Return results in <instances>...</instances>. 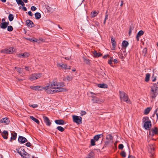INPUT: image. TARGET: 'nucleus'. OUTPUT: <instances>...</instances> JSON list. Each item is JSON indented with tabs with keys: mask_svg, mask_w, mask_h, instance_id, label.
I'll return each mask as SVG.
<instances>
[{
	"mask_svg": "<svg viewBox=\"0 0 158 158\" xmlns=\"http://www.w3.org/2000/svg\"><path fill=\"white\" fill-rule=\"evenodd\" d=\"M61 85L58 84L56 80H53L49 82L47 86L44 87L43 88L49 94H53L57 92L65 91L66 89L60 87Z\"/></svg>",
	"mask_w": 158,
	"mask_h": 158,
	"instance_id": "1",
	"label": "nucleus"
},
{
	"mask_svg": "<svg viewBox=\"0 0 158 158\" xmlns=\"http://www.w3.org/2000/svg\"><path fill=\"white\" fill-rule=\"evenodd\" d=\"M150 97L152 99H155L158 94V86L156 83H153L150 86Z\"/></svg>",
	"mask_w": 158,
	"mask_h": 158,
	"instance_id": "2",
	"label": "nucleus"
},
{
	"mask_svg": "<svg viewBox=\"0 0 158 158\" xmlns=\"http://www.w3.org/2000/svg\"><path fill=\"white\" fill-rule=\"evenodd\" d=\"M16 151L23 157L24 158H29V155L26 152L24 149L20 147L16 148Z\"/></svg>",
	"mask_w": 158,
	"mask_h": 158,
	"instance_id": "3",
	"label": "nucleus"
},
{
	"mask_svg": "<svg viewBox=\"0 0 158 158\" xmlns=\"http://www.w3.org/2000/svg\"><path fill=\"white\" fill-rule=\"evenodd\" d=\"M143 120L145 122L143 125L144 128L147 130L149 129L151 127V121L149 120L148 117L144 118Z\"/></svg>",
	"mask_w": 158,
	"mask_h": 158,
	"instance_id": "4",
	"label": "nucleus"
},
{
	"mask_svg": "<svg viewBox=\"0 0 158 158\" xmlns=\"http://www.w3.org/2000/svg\"><path fill=\"white\" fill-rule=\"evenodd\" d=\"M1 52L6 54H13L16 52V50L14 47H10L9 49H5L1 51Z\"/></svg>",
	"mask_w": 158,
	"mask_h": 158,
	"instance_id": "5",
	"label": "nucleus"
},
{
	"mask_svg": "<svg viewBox=\"0 0 158 158\" xmlns=\"http://www.w3.org/2000/svg\"><path fill=\"white\" fill-rule=\"evenodd\" d=\"M119 94L120 95V98L121 100H123L124 102L127 103L130 102V100L128 99V96L124 92L119 91Z\"/></svg>",
	"mask_w": 158,
	"mask_h": 158,
	"instance_id": "6",
	"label": "nucleus"
},
{
	"mask_svg": "<svg viewBox=\"0 0 158 158\" xmlns=\"http://www.w3.org/2000/svg\"><path fill=\"white\" fill-rule=\"evenodd\" d=\"M41 75L42 74L40 73L33 74L30 76L29 79L31 81H34L40 78Z\"/></svg>",
	"mask_w": 158,
	"mask_h": 158,
	"instance_id": "7",
	"label": "nucleus"
},
{
	"mask_svg": "<svg viewBox=\"0 0 158 158\" xmlns=\"http://www.w3.org/2000/svg\"><path fill=\"white\" fill-rule=\"evenodd\" d=\"M73 121L77 124H80L82 123V118L81 117L76 115H73Z\"/></svg>",
	"mask_w": 158,
	"mask_h": 158,
	"instance_id": "8",
	"label": "nucleus"
},
{
	"mask_svg": "<svg viewBox=\"0 0 158 158\" xmlns=\"http://www.w3.org/2000/svg\"><path fill=\"white\" fill-rule=\"evenodd\" d=\"M91 97L92 98L91 100L93 102V103H101L104 102V101L103 100L100 99L94 96H92Z\"/></svg>",
	"mask_w": 158,
	"mask_h": 158,
	"instance_id": "9",
	"label": "nucleus"
},
{
	"mask_svg": "<svg viewBox=\"0 0 158 158\" xmlns=\"http://www.w3.org/2000/svg\"><path fill=\"white\" fill-rule=\"evenodd\" d=\"M57 65L58 67H60L62 69L66 70L70 69V67L69 66H68L66 64H63L57 63Z\"/></svg>",
	"mask_w": 158,
	"mask_h": 158,
	"instance_id": "10",
	"label": "nucleus"
},
{
	"mask_svg": "<svg viewBox=\"0 0 158 158\" xmlns=\"http://www.w3.org/2000/svg\"><path fill=\"white\" fill-rule=\"evenodd\" d=\"M30 55L29 53L28 52H25L23 53H20L17 54L18 57L19 58H25L29 56Z\"/></svg>",
	"mask_w": 158,
	"mask_h": 158,
	"instance_id": "11",
	"label": "nucleus"
},
{
	"mask_svg": "<svg viewBox=\"0 0 158 158\" xmlns=\"http://www.w3.org/2000/svg\"><path fill=\"white\" fill-rule=\"evenodd\" d=\"M158 134V131L157 128L156 127H155L154 129H152L149 132V135L152 136L155 134Z\"/></svg>",
	"mask_w": 158,
	"mask_h": 158,
	"instance_id": "12",
	"label": "nucleus"
},
{
	"mask_svg": "<svg viewBox=\"0 0 158 158\" xmlns=\"http://www.w3.org/2000/svg\"><path fill=\"white\" fill-rule=\"evenodd\" d=\"M18 141L21 143H23L27 141V139L25 138L19 136L18 138Z\"/></svg>",
	"mask_w": 158,
	"mask_h": 158,
	"instance_id": "13",
	"label": "nucleus"
},
{
	"mask_svg": "<svg viewBox=\"0 0 158 158\" xmlns=\"http://www.w3.org/2000/svg\"><path fill=\"white\" fill-rule=\"evenodd\" d=\"M44 122L46 123V125L50 126L51 124L49 119L46 116H44L43 117Z\"/></svg>",
	"mask_w": 158,
	"mask_h": 158,
	"instance_id": "14",
	"label": "nucleus"
},
{
	"mask_svg": "<svg viewBox=\"0 0 158 158\" xmlns=\"http://www.w3.org/2000/svg\"><path fill=\"white\" fill-rule=\"evenodd\" d=\"M10 121L7 118H5L0 120V123H5L6 124H8Z\"/></svg>",
	"mask_w": 158,
	"mask_h": 158,
	"instance_id": "15",
	"label": "nucleus"
},
{
	"mask_svg": "<svg viewBox=\"0 0 158 158\" xmlns=\"http://www.w3.org/2000/svg\"><path fill=\"white\" fill-rule=\"evenodd\" d=\"M8 132L6 131H4L1 133L2 136L4 139H6L8 138L7 136L8 135Z\"/></svg>",
	"mask_w": 158,
	"mask_h": 158,
	"instance_id": "16",
	"label": "nucleus"
},
{
	"mask_svg": "<svg viewBox=\"0 0 158 158\" xmlns=\"http://www.w3.org/2000/svg\"><path fill=\"white\" fill-rule=\"evenodd\" d=\"M144 32L142 30H140V31L137 34L136 39L137 41H139V37L143 35Z\"/></svg>",
	"mask_w": 158,
	"mask_h": 158,
	"instance_id": "17",
	"label": "nucleus"
},
{
	"mask_svg": "<svg viewBox=\"0 0 158 158\" xmlns=\"http://www.w3.org/2000/svg\"><path fill=\"white\" fill-rule=\"evenodd\" d=\"M55 122L56 124L58 125H62L65 124L64 121L61 119L55 120Z\"/></svg>",
	"mask_w": 158,
	"mask_h": 158,
	"instance_id": "18",
	"label": "nucleus"
},
{
	"mask_svg": "<svg viewBox=\"0 0 158 158\" xmlns=\"http://www.w3.org/2000/svg\"><path fill=\"white\" fill-rule=\"evenodd\" d=\"M11 136L10 137V141L11 142L12 141V140H15L17 136V134L15 132H13L11 133Z\"/></svg>",
	"mask_w": 158,
	"mask_h": 158,
	"instance_id": "19",
	"label": "nucleus"
},
{
	"mask_svg": "<svg viewBox=\"0 0 158 158\" xmlns=\"http://www.w3.org/2000/svg\"><path fill=\"white\" fill-rule=\"evenodd\" d=\"M152 109L151 107H148L145 109L144 110V114H148Z\"/></svg>",
	"mask_w": 158,
	"mask_h": 158,
	"instance_id": "20",
	"label": "nucleus"
},
{
	"mask_svg": "<svg viewBox=\"0 0 158 158\" xmlns=\"http://www.w3.org/2000/svg\"><path fill=\"white\" fill-rule=\"evenodd\" d=\"M103 137V135L102 134H99L97 135H95L94 139L96 141H98V140L99 139Z\"/></svg>",
	"mask_w": 158,
	"mask_h": 158,
	"instance_id": "21",
	"label": "nucleus"
},
{
	"mask_svg": "<svg viewBox=\"0 0 158 158\" xmlns=\"http://www.w3.org/2000/svg\"><path fill=\"white\" fill-rule=\"evenodd\" d=\"M26 24L30 27H33V22L29 20H27L26 21Z\"/></svg>",
	"mask_w": 158,
	"mask_h": 158,
	"instance_id": "22",
	"label": "nucleus"
},
{
	"mask_svg": "<svg viewBox=\"0 0 158 158\" xmlns=\"http://www.w3.org/2000/svg\"><path fill=\"white\" fill-rule=\"evenodd\" d=\"M129 43L126 40L123 41L122 43V46L125 48L128 46Z\"/></svg>",
	"mask_w": 158,
	"mask_h": 158,
	"instance_id": "23",
	"label": "nucleus"
},
{
	"mask_svg": "<svg viewBox=\"0 0 158 158\" xmlns=\"http://www.w3.org/2000/svg\"><path fill=\"white\" fill-rule=\"evenodd\" d=\"M98 86L100 88H106L108 86L106 84L103 83L98 84Z\"/></svg>",
	"mask_w": 158,
	"mask_h": 158,
	"instance_id": "24",
	"label": "nucleus"
},
{
	"mask_svg": "<svg viewBox=\"0 0 158 158\" xmlns=\"http://www.w3.org/2000/svg\"><path fill=\"white\" fill-rule=\"evenodd\" d=\"M93 55L94 57H97L101 56L102 54L100 52H97L96 51H94L93 52Z\"/></svg>",
	"mask_w": 158,
	"mask_h": 158,
	"instance_id": "25",
	"label": "nucleus"
},
{
	"mask_svg": "<svg viewBox=\"0 0 158 158\" xmlns=\"http://www.w3.org/2000/svg\"><path fill=\"white\" fill-rule=\"evenodd\" d=\"M72 78H73L72 77L68 76L64 78L63 79V80L64 81H69L71 80L72 79Z\"/></svg>",
	"mask_w": 158,
	"mask_h": 158,
	"instance_id": "26",
	"label": "nucleus"
},
{
	"mask_svg": "<svg viewBox=\"0 0 158 158\" xmlns=\"http://www.w3.org/2000/svg\"><path fill=\"white\" fill-rule=\"evenodd\" d=\"M30 118L32 120L36 123L37 124H39L40 123L39 121L36 118H34L33 116H30Z\"/></svg>",
	"mask_w": 158,
	"mask_h": 158,
	"instance_id": "27",
	"label": "nucleus"
},
{
	"mask_svg": "<svg viewBox=\"0 0 158 158\" xmlns=\"http://www.w3.org/2000/svg\"><path fill=\"white\" fill-rule=\"evenodd\" d=\"M94 153L92 152H90L87 155L86 158H94Z\"/></svg>",
	"mask_w": 158,
	"mask_h": 158,
	"instance_id": "28",
	"label": "nucleus"
},
{
	"mask_svg": "<svg viewBox=\"0 0 158 158\" xmlns=\"http://www.w3.org/2000/svg\"><path fill=\"white\" fill-rule=\"evenodd\" d=\"M150 77V74L149 73H147L146 74V77L145 78V81L146 82H148L149 81Z\"/></svg>",
	"mask_w": 158,
	"mask_h": 158,
	"instance_id": "29",
	"label": "nucleus"
},
{
	"mask_svg": "<svg viewBox=\"0 0 158 158\" xmlns=\"http://www.w3.org/2000/svg\"><path fill=\"white\" fill-rule=\"evenodd\" d=\"M35 15V19H40L41 17V14L39 12L36 13Z\"/></svg>",
	"mask_w": 158,
	"mask_h": 158,
	"instance_id": "30",
	"label": "nucleus"
},
{
	"mask_svg": "<svg viewBox=\"0 0 158 158\" xmlns=\"http://www.w3.org/2000/svg\"><path fill=\"white\" fill-rule=\"evenodd\" d=\"M1 28L5 29L7 27L6 24V23H1L0 25Z\"/></svg>",
	"mask_w": 158,
	"mask_h": 158,
	"instance_id": "31",
	"label": "nucleus"
},
{
	"mask_svg": "<svg viewBox=\"0 0 158 158\" xmlns=\"http://www.w3.org/2000/svg\"><path fill=\"white\" fill-rule=\"evenodd\" d=\"M98 13L96 12L95 11H94L93 12L91 13V17L92 18L98 15Z\"/></svg>",
	"mask_w": 158,
	"mask_h": 158,
	"instance_id": "32",
	"label": "nucleus"
},
{
	"mask_svg": "<svg viewBox=\"0 0 158 158\" xmlns=\"http://www.w3.org/2000/svg\"><path fill=\"white\" fill-rule=\"evenodd\" d=\"M40 86H32L31 87V89H32L33 90H39L40 89Z\"/></svg>",
	"mask_w": 158,
	"mask_h": 158,
	"instance_id": "33",
	"label": "nucleus"
},
{
	"mask_svg": "<svg viewBox=\"0 0 158 158\" xmlns=\"http://www.w3.org/2000/svg\"><path fill=\"white\" fill-rule=\"evenodd\" d=\"M8 18L10 21H12L14 19V16L13 15L10 14L8 16Z\"/></svg>",
	"mask_w": 158,
	"mask_h": 158,
	"instance_id": "34",
	"label": "nucleus"
},
{
	"mask_svg": "<svg viewBox=\"0 0 158 158\" xmlns=\"http://www.w3.org/2000/svg\"><path fill=\"white\" fill-rule=\"evenodd\" d=\"M57 129L61 132L63 131L64 130V128L61 126H58L57 127Z\"/></svg>",
	"mask_w": 158,
	"mask_h": 158,
	"instance_id": "35",
	"label": "nucleus"
},
{
	"mask_svg": "<svg viewBox=\"0 0 158 158\" xmlns=\"http://www.w3.org/2000/svg\"><path fill=\"white\" fill-rule=\"evenodd\" d=\"M15 69H17V71L19 73H21L22 72V70L21 68L18 67H15Z\"/></svg>",
	"mask_w": 158,
	"mask_h": 158,
	"instance_id": "36",
	"label": "nucleus"
},
{
	"mask_svg": "<svg viewBox=\"0 0 158 158\" xmlns=\"http://www.w3.org/2000/svg\"><path fill=\"white\" fill-rule=\"evenodd\" d=\"M147 52V49L146 48H144L142 51L143 55L144 56H145Z\"/></svg>",
	"mask_w": 158,
	"mask_h": 158,
	"instance_id": "37",
	"label": "nucleus"
},
{
	"mask_svg": "<svg viewBox=\"0 0 158 158\" xmlns=\"http://www.w3.org/2000/svg\"><path fill=\"white\" fill-rule=\"evenodd\" d=\"M120 155L123 157H125L126 156V153L124 151H122Z\"/></svg>",
	"mask_w": 158,
	"mask_h": 158,
	"instance_id": "38",
	"label": "nucleus"
},
{
	"mask_svg": "<svg viewBox=\"0 0 158 158\" xmlns=\"http://www.w3.org/2000/svg\"><path fill=\"white\" fill-rule=\"evenodd\" d=\"M95 140L94 139H92L91 140V143L92 146H94L95 145Z\"/></svg>",
	"mask_w": 158,
	"mask_h": 158,
	"instance_id": "39",
	"label": "nucleus"
},
{
	"mask_svg": "<svg viewBox=\"0 0 158 158\" xmlns=\"http://www.w3.org/2000/svg\"><path fill=\"white\" fill-rule=\"evenodd\" d=\"M108 139L110 140H112L113 139V136L110 134L108 135V137H106V139H108Z\"/></svg>",
	"mask_w": 158,
	"mask_h": 158,
	"instance_id": "40",
	"label": "nucleus"
},
{
	"mask_svg": "<svg viewBox=\"0 0 158 158\" xmlns=\"http://www.w3.org/2000/svg\"><path fill=\"white\" fill-rule=\"evenodd\" d=\"M154 114H156L157 116V119H158V108H157L155 111Z\"/></svg>",
	"mask_w": 158,
	"mask_h": 158,
	"instance_id": "41",
	"label": "nucleus"
},
{
	"mask_svg": "<svg viewBox=\"0 0 158 158\" xmlns=\"http://www.w3.org/2000/svg\"><path fill=\"white\" fill-rule=\"evenodd\" d=\"M112 45L113 46V48H114L115 47V46L116 45V42L115 41H113L112 42Z\"/></svg>",
	"mask_w": 158,
	"mask_h": 158,
	"instance_id": "42",
	"label": "nucleus"
},
{
	"mask_svg": "<svg viewBox=\"0 0 158 158\" xmlns=\"http://www.w3.org/2000/svg\"><path fill=\"white\" fill-rule=\"evenodd\" d=\"M124 147L123 145L122 144H120L118 145V148L120 149H122Z\"/></svg>",
	"mask_w": 158,
	"mask_h": 158,
	"instance_id": "43",
	"label": "nucleus"
},
{
	"mask_svg": "<svg viewBox=\"0 0 158 158\" xmlns=\"http://www.w3.org/2000/svg\"><path fill=\"white\" fill-rule=\"evenodd\" d=\"M84 61L87 64H89V60L88 59H84Z\"/></svg>",
	"mask_w": 158,
	"mask_h": 158,
	"instance_id": "44",
	"label": "nucleus"
},
{
	"mask_svg": "<svg viewBox=\"0 0 158 158\" xmlns=\"http://www.w3.org/2000/svg\"><path fill=\"white\" fill-rule=\"evenodd\" d=\"M36 42L39 43V40L35 38H33V42Z\"/></svg>",
	"mask_w": 158,
	"mask_h": 158,
	"instance_id": "45",
	"label": "nucleus"
},
{
	"mask_svg": "<svg viewBox=\"0 0 158 158\" xmlns=\"http://www.w3.org/2000/svg\"><path fill=\"white\" fill-rule=\"evenodd\" d=\"M30 106L32 107L33 108H35L37 107L38 106V105L37 104H35L31 105H30Z\"/></svg>",
	"mask_w": 158,
	"mask_h": 158,
	"instance_id": "46",
	"label": "nucleus"
},
{
	"mask_svg": "<svg viewBox=\"0 0 158 158\" xmlns=\"http://www.w3.org/2000/svg\"><path fill=\"white\" fill-rule=\"evenodd\" d=\"M36 9V8L34 6H32L31 7V10L33 11H34Z\"/></svg>",
	"mask_w": 158,
	"mask_h": 158,
	"instance_id": "47",
	"label": "nucleus"
},
{
	"mask_svg": "<svg viewBox=\"0 0 158 158\" xmlns=\"http://www.w3.org/2000/svg\"><path fill=\"white\" fill-rule=\"evenodd\" d=\"M16 1L18 5L20 4L21 3L23 2L22 0H17Z\"/></svg>",
	"mask_w": 158,
	"mask_h": 158,
	"instance_id": "48",
	"label": "nucleus"
},
{
	"mask_svg": "<svg viewBox=\"0 0 158 158\" xmlns=\"http://www.w3.org/2000/svg\"><path fill=\"white\" fill-rule=\"evenodd\" d=\"M27 40H29L31 42H33V39L31 38H25Z\"/></svg>",
	"mask_w": 158,
	"mask_h": 158,
	"instance_id": "49",
	"label": "nucleus"
},
{
	"mask_svg": "<svg viewBox=\"0 0 158 158\" xmlns=\"http://www.w3.org/2000/svg\"><path fill=\"white\" fill-rule=\"evenodd\" d=\"M107 12H106V13L105 18V20H104V23H105L106 21V20L108 19V15L107 14Z\"/></svg>",
	"mask_w": 158,
	"mask_h": 158,
	"instance_id": "50",
	"label": "nucleus"
},
{
	"mask_svg": "<svg viewBox=\"0 0 158 158\" xmlns=\"http://www.w3.org/2000/svg\"><path fill=\"white\" fill-rule=\"evenodd\" d=\"M112 61L111 60H110L108 61V64H110L111 66H112Z\"/></svg>",
	"mask_w": 158,
	"mask_h": 158,
	"instance_id": "51",
	"label": "nucleus"
},
{
	"mask_svg": "<svg viewBox=\"0 0 158 158\" xmlns=\"http://www.w3.org/2000/svg\"><path fill=\"white\" fill-rule=\"evenodd\" d=\"M86 113L85 111H82L81 112V115H83L85 114H86Z\"/></svg>",
	"mask_w": 158,
	"mask_h": 158,
	"instance_id": "52",
	"label": "nucleus"
},
{
	"mask_svg": "<svg viewBox=\"0 0 158 158\" xmlns=\"http://www.w3.org/2000/svg\"><path fill=\"white\" fill-rule=\"evenodd\" d=\"M13 27L11 26H9L8 27L7 30H13Z\"/></svg>",
	"mask_w": 158,
	"mask_h": 158,
	"instance_id": "53",
	"label": "nucleus"
},
{
	"mask_svg": "<svg viewBox=\"0 0 158 158\" xmlns=\"http://www.w3.org/2000/svg\"><path fill=\"white\" fill-rule=\"evenodd\" d=\"M38 40H39V43L40 42V41H41V42H44V39H42L41 38H40Z\"/></svg>",
	"mask_w": 158,
	"mask_h": 158,
	"instance_id": "54",
	"label": "nucleus"
},
{
	"mask_svg": "<svg viewBox=\"0 0 158 158\" xmlns=\"http://www.w3.org/2000/svg\"><path fill=\"white\" fill-rule=\"evenodd\" d=\"M27 146L29 147L31 146V143L30 142H27L26 144Z\"/></svg>",
	"mask_w": 158,
	"mask_h": 158,
	"instance_id": "55",
	"label": "nucleus"
},
{
	"mask_svg": "<svg viewBox=\"0 0 158 158\" xmlns=\"http://www.w3.org/2000/svg\"><path fill=\"white\" fill-rule=\"evenodd\" d=\"M28 14L31 16H32L33 15L31 11H29L28 12Z\"/></svg>",
	"mask_w": 158,
	"mask_h": 158,
	"instance_id": "56",
	"label": "nucleus"
},
{
	"mask_svg": "<svg viewBox=\"0 0 158 158\" xmlns=\"http://www.w3.org/2000/svg\"><path fill=\"white\" fill-rule=\"evenodd\" d=\"M25 69L27 71H30V68L28 67H25Z\"/></svg>",
	"mask_w": 158,
	"mask_h": 158,
	"instance_id": "57",
	"label": "nucleus"
},
{
	"mask_svg": "<svg viewBox=\"0 0 158 158\" xmlns=\"http://www.w3.org/2000/svg\"><path fill=\"white\" fill-rule=\"evenodd\" d=\"M113 62L114 64H116L118 63V61L117 59H114L113 60Z\"/></svg>",
	"mask_w": 158,
	"mask_h": 158,
	"instance_id": "58",
	"label": "nucleus"
},
{
	"mask_svg": "<svg viewBox=\"0 0 158 158\" xmlns=\"http://www.w3.org/2000/svg\"><path fill=\"white\" fill-rule=\"evenodd\" d=\"M128 158H135L134 156H131L130 155H129V156H128Z\"/></svg>",
	"mask_w": 158,
	"mask_h": 158,
	"instance_id": "59",
	"label": "nucleus"
},
{
	"mask_svg": "<svg viewBox=\"0 0 158 158\" xmlns=\"http://www.w3.org/2000/svg\"><path fill=\"white\" fill-rule=\"evenodd\" d=\"M134 28L133 27V25H131L130 27V30H132Z\"/></svg>",
	"mask_w": 158,
	"mask_h": 158,
	"instance_id": "60",
	"label": "nucleus"
},
{
	"mask_svg": "<svg viewBox=\"0 0 158 158\" xmlns=\"http://www.w3.org/2000/svg\"><path fill=\"white\" fill-rule=\"evenodd\" d=\"M23 9L25 11H26L27 10V8L25 7H23Z\"/></svg>",
	"mask_w": 158,
	"mask_h": 158,
	"instance_id": "61",
	"label": "nucleus"
},
{
	"mask_svg": "<svg viewBox=\"0 0 158 158\" xmlns=\"http://www.w3.org/2000/svg\"><path fill=\"white\" fill-rule=\"evenodd\" d=\"M6 23L5 22V19H3L2 20V23Z\"/></svg>",
	"mask_w": 158,
	"mask_h": 158,
	"instance_id": "62",
	"label": "nucleus"
},
{
	"mask_svg": "<svg viewBox=\"0 0 158 158\" xmlns=\"http://www.w3.org/2000/svg\"><path fill=\"white\" fill-rule=\"evenodd\" d=\"M20 5H21L22 6H23L25 5L24 2H22V3H21V4Z\"/></svg>",
	"mask_w": 158,
	"mask_h": 158,
	"instance_id": "63",
	"label": "nucleus"
},
{
	"mask_svg": "<svg viewBox=\"0 0 158 158\" xmlns=\"http://www.w3.org/2000/svg\"><path fill=\"white\" fill-rule=\"evenodd\" d=\"M64 59L66 60H69L70 59V58L69 57H65L64 58Z\"/></svg>",
	"mask_w": 158,
	"mask_h": 158,
	"instance_id": "64",
	"label": "nucleus"
}]
</instances>
